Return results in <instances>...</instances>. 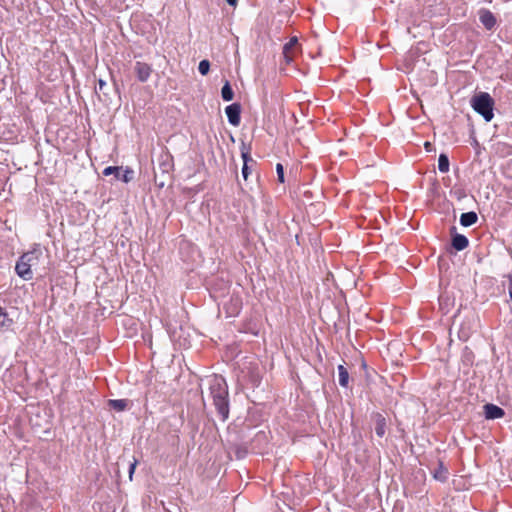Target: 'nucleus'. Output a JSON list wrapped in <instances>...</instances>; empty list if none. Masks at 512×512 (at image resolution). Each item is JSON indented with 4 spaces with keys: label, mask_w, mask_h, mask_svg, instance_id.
Wrapping results in <instances>:
<instances>
[{
    "label": "nucleus",
    "mask_w": 512,
    "mask_h": 512,
    "mask_svg": "<svg viewBox=\"0 0 512 512\" xmlns=\"http://www.w3.org/2000/svg\"><path fill=\"white\" fill-rule=\"evenodd\" d=\"M276 173H277V178H278V181L280 183H284L285 182V179H284V167L281 163H277L276 165Z\"/></svg>",
    "instance_id": "5701e85b"
},
{
    "label": "nucleus",
    "mask_w": 512,
    "mask_h": 512,
    "mask_svg": "<svg viewBox=\"0 0 512 512\" xmlns=\"http://www.w3.org/2000/svg\"><path fill=\"white\" fill-rule=\"evenodd\" d=\"M133 69H134V72L136 74L138 81H140L142 83L148 81V79L152 73L151 65H149L145 62H141V61H137L134 65Z\"/></svg>",
    "instance_id": "6e6552de"
},
{
    "label": "nucleus",
    "mask_w": 512,
    "mask_h": 512,
    "mask_svg": "<svg viewBox=\"0 0 512 512\" xmlns=\"http://www.w3.org/2000/svg\"><path fill=\"white\" fill-rule=\"evenodd\" d=\"M228 122L233 126H238L241 122V105L232 103L225 108Z\"/></svg>",
    "instance_id": "423d86ee"
},
{
    "label": "nucleus",
    "mask_w": 512,
    "mask_h": 512,
    "mask_svg": "<svg viewBox=\"0 0 512 512\" xmlns=\"http://www.w3.org/2000/svg\"><path fill=\"white\" fill-rule=\"evenodd\" d=\"M483 408L485 418L488 420L499 419L505 415V411L501 407L492 403L485 404Z\"/></svg>",
    "instance_id": "9d476101"
},
{
    "label": "nucleus",
    "mask_w": 512,
    "mask_h": 512,
    "mask_svg": "<svg viewBox=\"0 0 512 512\" xmlns=\"http://www.w3.org/2000/svg\"><path fill=\"white\" fill-rule=\"evenodd\" d=\"M136 465H137V460L136 459H134V461L132 463H130V465H129V479H130V481L133 479V474L135 472Z\"/></svg>",
    "instance_id": "b1692460"
},
{
    "label": "nucleus",
    "mask_w": 512,
    "mask_h": 512,
    "mask_svg": "<svg viewBox=\"0 0 512 512\" xmlns=\"http://www.w3.org/2000/svg\"><path fill=\"white\" fill-rule=\"evenodd\" d=\"M209 390L217 415L222 422L227 421L229 418L230 403L226 380L221 376H215L210 382Z\"/></svg>",
    "instance_id": "f257e3e1"
},
{
    "label": "nucleus",
    "mask_w": 512,
    "mask_h": 512,
    "mask_svg": "<svg viewBox=\"0 0 512 512\" xmlns=\"http://www.w3.org/2000/svg\"><path fill=\"white\" fill-rule=\"evenodd\" d=\"M95 92L97 94L102 93L104 96H108L109 93L107 91V83L103 79L98 80V85L95 87Z\"/></svg>",
    "instance_id": "aec40b11"
},
{
    "label": "nucleus",
    "mask_w": 512,
    "mask_h": 512,
    "mask_svg": "<svg viewBox=\"0 0 512 512\" xmlns=\"http://www.w3.org/2000/svg\"><path fill=\"white\" fill-rule=\"evenodd\" d=\"M494 99L487 92H480L471 99L472 108L489 122L494 117Z\"/></svg>",
    "instance_id": "f03ea898"
},
{
    "label": "nucleus",
    "mask_w": 512,
    "mask_h": 512,
    "mask_svg": "<svg viewBox=\"0 0 512 512\" xmlns=\"http://www.w3.org/2000/svg\"><path fill=\"white\" fill-rule=\"evenodd\" d=\"M372 420L375 423V433L378 437H383L386 433V419L380 413H374L372 415Z\"/></svg>",
    "instance_id": "f8f14e48"
},
{
    "label": "nucleus",
    "mask_w": 512,
    "mask_h": 512,
    "mask_svg": "<svg viewBox=\"0 0 512 512\" xmlns=\"http://www.w3.org/2000/svg\"><path fill=\"white\" fill-rule=\"evenodd\" d=\"M108 405L110 408L121 412L127 409L129 405V400L127 399H111L108 401Z\"/></svg>",
    "instance_id": "2eb2a0df"
},
{
    "label": "nucleus",
    "mask_w": 512,
    "mask_h": 512,
    "mask_svg": "<svg viewBox=\"0 0 512 512\" xmlns=\"http://www.w3.org/2000/svg\"><path fill=\"white\" fill-rule=\"evenodd\" d=\"M508 278H509V286H508L509 295H510V298H512V275H510Z\"/></svg>",
    "instance_id": "393cba45"
},
{
    "label": "nucleus",
    "mask_w": 512,
    "mask_h": 512,
    "mask_svg": "<svg viewBox=\"0 0 512 512\" xmlns=\"http://www.w3.org/2000/svg\"><path fill=\"white\" fill-rule=\"evenodd\" d=\"M450 231H451V246L456 251H462V250L466 249L469 245L468 238L463 234L457 233L455 226H453Z\"/></svg>",
    "instance_id": "0eeeda50"
},
{
    "label": "nucleus",
    "mask_w": 512,
    "mask_h": 512,
    "mask_svg": "<svg viewBox=\"0 0 512 512\" xmlns=\"http://www.w3.org/2000/svg\"><path fill=\"white\" fill-rule=\"evenodd\" d=\"M235 454L237 459H243L248 454V450L244 446H237L235 449Z\"/></svg>",
    "instance_id": "4be33fe9"
},
{
    "label": "nucleus",
    "mask_w": 512,
    "mask_h": 512,
    "mask_svg": "<svg viewBox=\"0 0 512 512\" xmlns=\"http://www.w3.org/2000/svg\"><path fill=\"white\" fill-rule=\"evenodd\" d=\"M198 70L201 75H207L210 70V62L207 59L201 60L198 65Z\"/></svg>",
    "instance_id": "412c9836"
},
{
    "label": "nucleus",
    "mask_w": 512,
    "mask_h": 512,
    "mask_svg": "<svg viewBox=\"0 0 512 512\" xmlns=\"http://www.w3.org/2000/svg\"><path fill=\"white\" fill-rule=\"evenodd\" d=\"M338 376L340 386L347 388L349 384V373L343 365L338 366Z\"/></svg>",
    "instance_id": "f3484780"
},
{
    "label": "nucleus",
    "mask_w": 512,
    "mask_h": 512,
    "mask_svg": "<svg viewBox=\"0 0 512 512\" xmlns=\"http://www.w3.org/2000/svg\"><path fill=\"white\" fill-rule=\"evenodd\" d=\"M240 151H241V157L243 160V166H242V177L246 181L249 177V175L252 172V169L254 166H256V161L251 157V145L245 143L244 141L241 142L240 145Z\"/></svg>",
    "instance_id": "20e7f679"
},
{
    "label": "nucleus",
    "mask_w": 512,
    "mask_h": 512,
    "mask_svg": "<svg viewBox=\"0 0 512 512\" xmlns=\"http://www.w3.org/2000/svg\"><path fill=\"white\" fill-rule=\"evenodd\" d=\"M13 325V320L9 317L4 308L0 306V331L8 330Z\"/></svg>",
    "instance_id": "4468645a"
},
{
    "label": "nucleus",
    "mask_w": 512,
    "mask_h": 512,
    "mask_svg": "<svg viewBox=\"0 0 512 512\" xmlns=\"http://www.w3.org/2000/svg\"><path fill=\"white\" fill-rule=\"evenodd\" d=\"M38 250L34 249L33 251H29L24 253L16 262L15 271L17 275L24 280H31L33 278V273L31 270V266L34 261L38 259Z\"/></svg>",
    "instance_id": "7ed1b4c3"
},
{
    "label": "nucleus",
    "mask_w": 512,
    "mask_h": 512,
    "mask_svg": "<svg viewBox=\"0 0 512 512\" xmlns=\"http://www.w3.org/2000/svg\"><path fill=\"white\" fill-rule=\"evenodd\" d=\"M478 221V215L474 211L462 213L460 216V224L464 227H470Z\"/></svg>",
    "instance_id": "ddd939ff"
},
{
    "label": "nucleus",
    "mask_w": 512,
    "mask_h": 512,
    "mask_svg": "<svg viewBox=\"0 0 512 512\" xmlns=\"http://www.w3.org/2000/svg\"><path fill=\"white\" fill-rule=\"evenodd\" d=\"M226 2L231 6H236L237 0H226Z\"/></svg>",
    "instance_id": "a878e982"
},
{
    "label": "nucleus",
    "mask_w": 512,
    "mask_h": 512,
    "mask_svg": "<svg viewBox=\"0 0 512 512\" xmlns=\"http://www.w3.org/2000/svg\"><path fill=\"white\" fill-rule=\"evenodd\" d=\"M298 43L297 37H292L286 44L283 46V56L285 62L290 64L293 61L294 50Z\"/></svg>",
    "instance_id": "9b49d317"
},
{
    "label": "nucleus",
    "mask_w": 512,
    "mask_h": 512,
    "mask_svg": "<svg viewBox=\"0 0 512 512\" xmlns=\"http://www.w3.org/2000/svg\"><path fill=\"white\" fill-rule=\"evenodd\" d=\"M431 146H432V145H431V143H430V142H426V143H425V148H426V150H427V151H430V150H431Z\"/></svg>",
    "instance_id": "bb28decb"
},
{
    "label": "nucleus",
    "mask_w": 512,
    "mask_h": 512,
    "mask_svg": "<svg viewBox=\"0 0 512 512\" xmlns=\"http://www.w3.org/2000/svg\"><path fill=\"white\" fill-rule=\"evenodd\" d=\"M438 169L442 173L449 171V158L445 153H441L438 158Z\"/></svg>",
    "instance_id": "6ab92c4d"
},
{
    "label": "nucleus",
    "mask_w": 512,
    "mask_h": 512,
    "mask_svg": "<svg viewBox=\"0 0 512 512\" xmlns=\"http://www.w3.org/2000/svg\"><path fill=\"white\" fill-rule=\"evenodd\" d=\"M104 176L114 175L117 180L128 183L133 179L134 171L130 168L123 169L119 166H108L103 170Z\"/></svg>",
    "instance_id": "39448f33"
},
{
    "label": "nucleus",
    "mask_w": 512,
    "mask_h": 512,
    "mask_svg": "<svg viewBox=\"0 0 512 512\" xmlns=\"http://www.w3.org/2000/svg\"><path fill=\"white\" fill-rule=\"evenodd\" d=\"M221 97L224 101H231L234 97L233 89L229 83V81H226L221 89Z\"/></svg>",
    "instance_id": "a211bd4d"
},
{
    "label": "nucleus",
    "mask_w": 512,
    "mask_h": 512,
    "mask_svg": "<svg viewBox=\"0 0 512 512\" xmlns=\"http://www.w3.org/2000/svg\"><path fill=\"white\" fill-rule=\"evenodd\" d=\"M479 20L487 30H492L497 23L496 17L488 9L479 10Z\"/></svg>",
    "instance_id": "1a4fd4ad"
},
{
    "label": "nucleus",
    "mask_w": 512,
    "mask_h": 512,
    "mask_svg": "<svg viewBox=\"0 0 512 512\" xmlns=\"http://www.w3.org/2000/svg\"><path fill=\"white\" fill-rule=\"evenodd\" d=\"M434 478L440 482H445L448 478V469L442 462L438 463V468L434 471Z\"/></svg>",
    "instance_id": "dca6fc26"
}]
</instances>
